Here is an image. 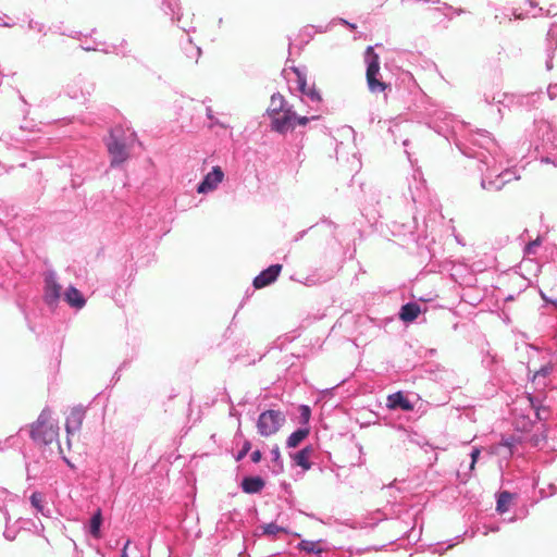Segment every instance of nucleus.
I'll use <instances>...</instances> for the list:
<instances>
[{
	"instance_id": "obj_1",
	"label": "nucleus",
	"mask_w": 557,
	"mask_h": 557,
	"mask_svg": "<svg viewBox=\"0 0 557 557\" xmlns=\"http://www.w3.org/2000/svg\"><path fill=\"white\" fill-rule=\"evenodd\" d=\"M30 437L38 445L58 444L59 425L52 419L50 410H42L38 419L30 425Z\"/></svg>"
},
{
	"instance_id": "obj_2",
	"label": "nucleus",
	"mask_w": 557,
	"mask_h": 557,
	"mask_svg": "<svg viewBox=\"0 0 557 557\" xmlns=\"http://www.w3.org/2000/svg\"><path fill=\"white\" fill-rule=\"evenodd\" d=\"M106 146L111 158V166H117L129 158V146L124 136V129L116 126L110 131Z\"/></svg>"
},
{
	"instance_id": "obj_3",
	"label": "nucleus",
	"mask_w": 557,
	"mask_h": 557,
	"mask_svg": "<svg viewBox=\"0 0 557 557\" xmlns=\"http://www.w3.org/2000/svg\"><path fill=\"white\" fill-rule=\"evenodd\" d=\"M364 60L367 63L366 79L368 88L372 94L384 92L389 88V84L380 78V57L374 52L373 47L366 49Z\"/></svg>"
},
{
	"instance_id": "obj_4",
	"label": "nucleus",
	"mask_w": 557,
	"mask_h": 557,
	"mask_svg": "<svg viewBox=\"0 0 557 557\" xmlns=\"http://www.w3.org/2000/svg\"><path fill=\"white\" fill-rule=\"evenodd\" d=\"M284 422L285 416L281 411L272 409L267 410L258 418V432L261 436L269 437L277 433Z\"/></svg>"
},
{
	"instance_id": "obj_5",
	"label": "nucleus",
	"mask_w": 557,
	"mask_h": 557,
	"mask_svg": "<svg viewBox=\"0 0 557 557\" xmlns=\"http://www.w3.org/2000/svg\"><path fill=\"white\" fill-rule=\"evenodd\" d=\"M271 119V127L273 131L284 134L288 129L295 127L296 113L288 107L277 115H273Z\"/></svg>"
},
{
	"instance_id": "obj_6",
	"label": "nucleus",
	"mask_w": 557,
	"mask_h": 557,
	"mask_svg": "<svg viewBox=\"0 0 557 557\" xmlns=\"http://www.w3.org/2000/svg\"><path fill=\"white\" fill-rule=\"evenodd\" d=\"M62 286L57 282L55 275L52 272H49L45 276V301L48 306L54 307L57 306L60 297H61Z\"/></svg>"
},
{
	"instance_id": "obj_7",
	"label": "nucleus",
	"mask_w": 557,
	"mask_h": 557,
	"mask_svg": "<svg viewBox=\"0 0 557 557\" xmlns=\"http://www.w3.org/2000/svg\"><path fill=\"white\" fill-rule=\"evenodd\" d=\"M224 173L220 166H214L211 172H209L202 182L197 187V193L207 194L213 191L218 185L223 181Z\"/></svg>"
},
{
	"instance_id": "obj_8",
	"label": "nucleus",
	"mask_w": 557,
	"mask_h": 557,
	"mask_svg": "<svg viewBox=\"0 0 557 557\" xmlns=\"http://www.w3.org/2000/svg\"><path fill=\"white\" fill-rule=\"evenodd\" d=\"M282 264H272L268 269L263 270L253 278V287L256 289H261L275 282L282 271Z\"/></svg>"
},
{
	"instance_id": "obj_9",
	"label": "nucleus",
	"mask_w": 557,
	"mask_h": 557,
	"mask_svg": "<svg viewBox=\"0 0 557 557\" xmlns=\"http://www.w3.org/2000/svg\"><path fill=\"white\" fill-rule=\"evenodd\" d=\"M85 419V410L82 407H75L71 410L66 418L65 429L67 436L74 435L83 425Z\"/></svg>"
},
{
	"instance_id": "obj_10",
	"label": "nucleus",
	"mask_w": 557,
	"mask_h": 557,
	"mask_svg": "<svg viewBox=\"0 0 557 557\" xmlns=\"http://www.w3.org/2000/svg\"><path fill=\"white\" fill-rule=\"evenodd\" d=\"M65 301L75 309H82L86 299L82 295V293L74 286H70L64 294Z\"/></svg>"
},
{
	"instance_id": "obj_11",
	"label": "nucleus",
	"mask_w": 557,
	"mask_h": 557,
	"mask_svg": "<svg viewBox=\"0 0 557 557\" xmlns=\"http://www.w3.org/2000/svg\"><path fill=\"white\" fill-rule=\"evenodd\" d=\"M387 407L391 409L401 408L406 411L413 409V406L400 392L394 393L387 397Z\"/></svg>"
},
{
	"instance_id": "obj_12",
	"label": "nucleus",
	"mask_w": 557,
	"mask_h": 557,
	"mask_svg": "<svg viewBox=\"0 0 557 557\" xmlns=\"http://www.w3.org/2000/svg\"><path fill=\"white\" fill-rule=\"evenodd\" d=\"M264 486V481L259 476H247L242 481V488L247 494L259 493Z\"/></svg>"
},
{
	"instance_id": "obj_13",
	"label": "nucleus",
	"mask_w": 557,
	"mask_h": 557,
	"mask_svg": "<svg viewBox=\"0 0 557 557\" xmlns=\"http://www.w3.org/2000/svg\"><path fill=\"white\" fill-rule=\"evenodd\" d=\"M288 107H287V103H286L284 97L280 94H274L271 97V101H270L267 112H268L269 116L272 117L273 115L280 114V112L284 111Z\"/></svg>"
},
{
	"instance_id": "obj_14",
	"label": "nucleus",
	"mask_w": 557,
	"mask_h": 557,
	"mask_svg": "<svg viewBox=\"0 0 557 557\" xmlns=\"http://www.w3.org/2000/svg\"><path fill=\"white\" fill-rule=\"evenodd\" d=\"M420 306L414 302L406 304L401 307L399 317L404 322H412L420 314Z\"/></svg>"
},
{
	"instance_id": "obj_15",
	"label": "nucleus",
	"mask_w": 557,
	"mask_h": 557,
	"mask_svg": "<svg viewBox=\"0 0 557 557\" xmlns=\"http://www.w3.org/2000/svg\"><path fill=\"white\" fill-rule=\"evenodd\" d=\"M313 449L311 446H306L298 453L293 456L294 461L297 466L301 467L304 470H309L311 468V463L309 458L312 454Z\"/></svg>"
},
{
	"instance_id": "obj_16",
	"label": "nucleus",
	"mask_w": 557,
	"mask_h": 557,
	"mask_svg": "<svg viewBox=\"0 0 557 557\" xmlns=\"http://www.w3.org/2000/svg\"><path fill=\"white\" fill-rule=\"evenodd\" d=\"M299 89L300 91L308 96L312 101L321 102L322 96L320 90L315 88V86H308L306 79L302 77L298 78Z\"/></svg>"
},
{
	"instance_id": "obj_17",
	"label": "nucleus",
	"mask_w": 557,
	"mask_h": 557,
	"mask_svg": "<svg viewBox=\"0 0 557 557\" xmlns=\"http://www.w3.org/2000/svg\"><path fill=\"white\" fill-rule=\"evenodd\" d=\"M541 294L546 301L557 306V280L546 283Z\"/></svg>"
},
{
	"instance_id": "obj_18",
	"label": "nucleus",
	"mask_w": 557,
	"mask_h": 557,
	"mask_svg": "<svg viewBox=\"0 0 557 557\" xmlns=\"http://www.w3.org/2000/svg\"><path fill=\"white\" fill-rule=\"evenodd\" d=\"M309 434V430L308 429H299L297 431H295L294 433H292L287 441H286V444L289 448H295L297 447Z\"/></svg>"
},
{
	"instance_id": "obj_19",
	"label": "nucleus",
	"mask_w": 557,
	"mask_h": 557,
	"mask_svg": "<svg viewBox=\"0 0 557 557\" xmlns=\"http://www.w3.org/2000/svg\"><path fill=\"white\" fill-rule=\"evenodd\" d=\"M511 494L509 492H502L498 495L496 509L498 512H506L509 509V505L511 503Z\"/></svg>"
},
{
	"instance_id": "obj_20",
	"label": "nucleus",
	"mask_w": 557,
	"mask_h": 557,
	"mask_svg": "<svg viewBox=\"0 0 557 557\" xmlns=\"http://www.w3.org/2000/svg\"><path fill=\"white\" fill-rule=\"evenodd\" d=\"M101 523H102V515H101L100 509H98L97 512L91 517V520H90V533L95 537H99L100 536V525H101Z\"/></svg>"
},
{
	"instance_id": "obj_21",
	"label": "nucleus",
	"mask_w": 557,
	"mask_h": 557,
	"mask_svg": "<svg viewBox=\"0 0 557 557\" xmlns=\"http://www.w3.org/2000/svg\"><path fill=\"white\" fill-rule=\"evenodd\" d=\"M299 548L307 553H314V554H320L323 550L320 546V541L314 542V541L304 540L299 543Z\"/></svg>"
},
{
	"instance_id": "obj_22",
	"label": "nucleus",
	"mask_w": 557,
	"mask_h": 557,
	"mask_svg": "<svg viewBox=\"0 0 557 557\" xmlns=\"http://www.w3.org/2000/svg\"><path fill=\"white\" fill-rule=\"evenodd\" d=\"M528 398L531 403V406L535 410L536 418L541 421L547 420L549 416L548 409L539 405L537 401H535V399L531 395H529Z\"/></svg>"
},
{
	"instance_id": "obj_23",
	"label": "nucleus",
	"mask_w": 557,
	"mask_h": 557,
	"mask_svg": "<svg viewBox=\"0 0 557 557\" xmlns=\"http://www.w3.org/2000/svg\"><path fill=\"white\" fill-rule=\"evenodd\" d=\"M263 534L276 535L278 532H285V530L275 523H269L262 527Z\"/></svg>"
},
{
	"instance_id": "obj_24",
	"label": "nucleus",
	"mask_w": 557,
	"mask_h": 557,
	"mask_svg": "<svg viewBox=\"0 0 557 557\" xmlns=\"http://www.w3.org/2000/svg\"><path fill=\"white\" fill-rule=\"evenodd\" d=\"M42 500V495L40 493H33L30 496V503L37 509L38 512L44 511Z\"/></svg>"
},
{
	"instance_id": "obj_25",
	"label": "nucleus",
	"mask_w": 557,
	"mask_h": 557,
	"mask_svg": "<svg viewBox=\"0 0 557 557\" xmlns=\"http://www.w3.org/2000/svg\"><path fill=\"white\" fill-rule=\"evenodd\" d=\"M541 244V240L540 238H536L535 240L533 242H530L527 246H525V253L528 255H531V253H534L535 252V248L539 247Z\"/></svg>"
},
{
	"instance_id": "obj_26",
	"label": "nucleus",
	"mask_w": 557,
	"mask_h": 557,
	"mask_svg": "<svg viewBox=\"0 0 557 557\" xmlns=\"http://www.w3.org/2000/svg\"><path fill=\"white\" fill-rule=\"evenodd\" d=\"M319 119V116H312V117H308V116H300L298 117L296 115V119H295V124H298V125H301V126H305L310 120H317Z\"/></svg>"
},
{
	"instance_id": "obj_27",
	"label": "nucleus",
	"mask_w": 557,
	"mask_h": 557,
	"mask_svg": "<svg viewBox=\"0 0 557 557\" xmlns=\"http://www.w3.org/2000/svg\"><path fill=\"white\" fill-rule=\"evenodd\" d=\"M471 465H470V469L473 470L474 469V466H475V462L480 456V449L479 448H473L472 451H471Z\"/></svg>"
},
{
	"instance_id": "obj_28",
	"label": "nucleus",
	"mask_w": 557,
	"mask_h": 557,
	"mask_svg": "<svg viewBox=\"0 0 557 557\" xmlns=\"http://www.w3.org/2000/svg\"><path fill=\"white\" fill-rule=\"evenodd\" d=\"M271 454L273 456V461L275 462H278L280 459H281V454H280V449L277 446H275L272 450H271Z\"/></svg>"
},
{
	"instance_id": "obj_29",
	"label": "nucleus",
	"mask_w": 557,
	"mask_h": 557,
	"mask_svg": "<svg viewBox=\"0 0 557 557\" xmlns=\"http://www.w3.org/2000/svg\"><path fill=\"white\" fill-rule=\"evenodd\" d=\"M301 411H302V413H301V414H302V418H304L306 421H308V420H309V418H310V409H309V407H307V406H302V407H301Z\"/></svg>"
},
{
	"instance_id": "obj_30",
	"label": "nucleus",
	"mask_w": 557,
	"mask_h": 557,
	"mask_svg": "<svg viewBox=\"0 0 557 557\" xmlns=\"http://www.w3.org/2000/svg\"><path fill=\"white\" fill-rule=\"evenodd\" d=\"M261 457H262V455H261L260 450H255V451L251 454V460H252L253 462H259V461L261 460Z\"/></svg>"
},
{
	"instance_id": "obj_31",
	"label": "nucleus",
	"mask_w": 557,
	"mask_h": 557,
	"mask_svg": "<svg viewBox=\"0 0 557 557\" xmlns=\"http://www.w3.org/2000/svg\"><path fill=\"white\" fill-rule=\"evenodd\" d=\"M249 449H250V443L246 442L244 444V447H243L240 454H239V458L244 457L248 453Z\"/></svg>"
},
{
	"instance_id": "obj_32",
	"label": "nucleus",
	"mask_w": 557,
	"mask_h": 557,
	"mask_svg": "<svg viewBox=\"0 0 557 557\" xmlns=\"http://www.w3.org/2000/svg\"><path fill=\"white\" fill-rule=\"evenodd\" d=\"M129 545H131V540H127L126 543L123 546L121 557H128L127 556V549H128Z\"/></svg>"
},
{
	"instance_id": "obj_33",
	"label": "nucleus",
	"mask_w": 557,
	"mask_h": 557,
	"mask_svg": "<svg viewBox=\"0 0 557 557\" xmlns=\"http://www.w3.org/2000/svg\"><path fill=\"white\" fill-rule=\"evenodd\" d=\"M548 372H549L548 368H542L540 371H537V372L535 373L534 377H536V376H539V375H543V376H545V375H547V374H548Z\"/></svg>"
},
{
	"instance_id": "obj_34",
	"label": "nucleus",
	"mask_w": 557,
	"mask_h": 557,
	"mask_svg": "<svg viewBox=\"0 0 557 557\" xmlns=\"http://www.w3.org/2000/svg\"><path fill=\"white\" fill-rule=\"evenodd\" d=\"M343 24L347 25L350 29H356V24L348 23L345 20H341Z\"/></svg>"
}]
</instances>
